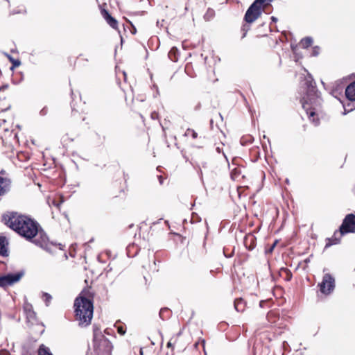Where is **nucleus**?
Here are the masks:
<instances>
[{
  "mask_svg": "<svg viewBox=\"0 0 355 355\" xmlns=\"http://www.w3.org/2000/svg\"><path fill=\"white\" fill-rule=\"evenodd\" d=\"M1 223L26 241L44 248L48 236L39 223L30 216L8 211L1 216Z\"/></svg>",
  "mask_w": 355,
  "mask_h": 355,
  "instance_id": "nucleus-1",
  "label": "nucleus"
},
{
  "mask_svg": "<svg viewBox=\"0 0 355 355\" xmlns=\"http://www.w3.org/2000/svg\"><path fill=\"white\" fill-rule=\"evenodd\" d=\"M306 94L301 98L300 103L309 119L315 125H318L320 123V119L315 107L313 106L318 100V89L315 83L313 80H306Z\"/></svg>",
  "mask_w": 355,
  "mask_h": 355,
  "instance_id": "nucleus-2",
  "label": "nucleus"
},
{
  "mask_svg": "<svg viewBox=\"0 0 355 355\" xmlns=\"http://www.w3.org/2000/svg\"><path fill=\"white\" fill-rule=\"evenodd\" d=\"M75 320L78 324L87 327L91 324L93 313V302L85 297H77L74 302Z\"/></svg>",
  "mask_w": 355,
  "mask_h": 355,
  "instance_id": "nucleus-3",
  "label": "nucleus"
},
{
  "mask_svg": "<svg viewBox=\"0 0 355 355\" xmlns=\"http://www.w3.org/2000/svg\"><path fill=\"white\" fill-rule=\"evenodd\" d=\"M94 355H112L113 346L101 332H94Z\"/></svg>",
  "mask_w": 355,
  "mask_h": 355,
  "instance_id": "nucleus-4",
  "label": "nucleus"
},
{
  "mask_svg": "<svg viewBox=\"0 0 355 355\" xmlns=\"http://www.w3.org/2000/svg\"><path fill=\"white\" fill-rule=\"evenodd\" d=\"M272 0H255L247 10L244 21L248 24L255 21L261 15L264 8Z\"/></svg>",
  "mask_w": 355,
  "mask_h": 355,
  "instance_id": "nucleus-5",
  "label": "nucleus"
},
{
  "mask_svg": "<svg viewBox=\"0 0 355 355\" xmlns=\"http://www.w3.org/2000/svg\"><path fill=\"white\" fill-rule=\"evenodd\" d=\"M336 286L335 278L329 273L323 275L322 282L318 284L321 293L324 295H330Z\"/></svg>",
  "mask_w": 355,
  "mask_h": 355,
  "instance_id": "nucleus-6",
  "label": "nucleus"
},
{
  "mask_svg": "<svg viewBox=\"0 0 355 355\" xmlns=\"http://www.w3.org/2000/svg\"><path fill=\"white\" fill-rule=\"evenodd\" d=\"M339 230L340 234L355 233V215L349 214L344 218Z\"/></svg>",
  "mask_w": 355,
  "mask_h": 355,
  "instance_id": "nucleus-7",
  "label": "nucleus"
},
{
  "mask_svg": "<svg viewBox=\"0 0 355 355\" xmlns=\"http://www.w3.org/2000/svg\"><path fill=\"white\" fill-rule=\"evenodd\" d=\"M105 3H103V5H100V10L101 14L103 19L106 21L107 24L112 27L114 30L119 29V23L118 21L113 17L109 12L104 8L105 6Z\"/></svg>",
  "mask_w": 355,
  "mask_h": 355,
  "instance_id": "nucleus-8",
  "label": "nucleus"
},
{
  "mask_svg": "<svg viewBox=\"0 0 355 355\" xmlns=\"http://www.w3.org/2000/svg\"><path fill=\"white\" fill-rule=\"evenodd\" d=\"M24 275V270H21L16 272H8L6 274L5 277L8 286H12L14 284L19 282Z\"/></svg>",
  "mask_w": 355,
  "mask_h": 355,
  "instance_id": "nucleus-9",
  "label": "nucleus"
},
{
  "mask_svg": "<svg viewBox=\"0 0 355 355\" xmlns=\"http://www.w3.org/2000/svg\"><path fill=\"white\" fill-rule=\"evenodd\" d=\"M11 183L10 178L0 176V196L8 193L10 191Z\"/></svg>",
  "mask_w": 355,
  "mask_h": 355,
  "instance_id": "nucleus-10",
  "label": "nucleus"
},
{
  "mask_svg": "<svg viewBox=\"0 0 355 355\" xmlns=\"http://www.w3.org/2000/svg\"><path fill=\"white\" fill-rule=\"evenodd\" d=\"M344 234H340V231L338 230L334 233V235L331 238L326 239V243L324 248H328L333 245H337L340 243L341 239Z\"/></svg>",
  "mask_w": 355,
  "mask_h": 355,
  "instance_id": "nucleus-11",
  "label": "nucleus"
},
{
  "mask_svg": "<svg viewBox=\"0 0 355 355\" xmlns=\"http://www.w3.org/2000/svg\"><path fill=\"white\" fill-rule=\"evenodd\" d=\"M9 241L8 239L3 236L0 235V256L7 257L9 256Z\"/></svg>",
  "mask_w": 355,
  "mask_h": 355,
  "instance_id": "nucleus-12",
  "label": "nucleus"
},
{
  "mask_svg": "<svg viewBox=\"0 0 355 355\" xmlns=\"http://www.w3.org/2000/svg\"><path fill=\"white\" fill-rule=\"evenodd\" d=\"M218 81V78L215 74L214 71H208L202 79L203 85L205 87H210L211 85Z\"/></svg>",
  "mask_w": 355,
  "mask_h": 355,
  "instance_id": "nucleus-13",
  "label": "nucleus"
},
{
  "mask_svg": "<svg viewBox=\"0 0 355 355\" xmlns=\"http://www.w3.org/2000/svg\"><path fill=\"white\" fill-rule=\"evenodd\" d=\"M245 248L248 250H252L256 246V237L253 234H247L243 241Z\"/></svg>",
  "mask_w": 355,
  "mask_h": 355,
  "instance_id": "nucleus-14",
  "label": "nucleus"
},
{
  "mask_svg": "<svg viewBox=\"0 0 355 355\" xmlns=\"http://www.w3.org/2000/svg\"><path fill=\"white\" fill-rule=\"evenodd\" d=\"M346 98L350 101H355V81L351 83L345 89Z\"/></svg>",
  "mask_w": 355,
  "mask_h": 355,
  "instance_id": "nucleus-15",
  "label": "nucleus"
},
{
  "mask_svg": "<svg viewBox=\"0 0 355 355\" xmlns=\"http://www.w3.org/2000/svg\"><path fill=\"white\" fill-rule=\"evenodd\" d=\"M230 176L233 180L236 181H239L241 178L243 179L245 178V175L242 174V168L239 166L232 169Z\"/></svg>",
  "mask_w": 355,
  "mask_h": 355,
  "instance_id": "nucleus-16",
  "label": "nucleus"
},
{
  "mask_svg": "<svg viewBox=\"0 0 355 355\" xmlns=\"http://www.w3.org/2000/svg\"><path fill=\"white\" fill-rule=\"evenodd\" d=\"M267 320L270 324H275L279 319V314L276 310H271L267 314Z\"/></svg>",
  "mask_w": 355,
  "mask_h": 355,
  "instance_id": "nucleus-17",
  "label": "nucleus"
},
{
  "mask_svg": "<svg viewBox=\"0 0 355 355\" xmlns=\"http://www.w3.org/2000/svg\"><path fill=\"white\" fill-rule=\"evenodd\" d=\"M234 308L238 312H243L246 307V302L243 298H237L234 300Z\"/></svg>",
  "mask_w": 355,
  "mask_h": 355,
  "instance_id": "nucleus-18",
  "label": "nucleus"
},
{
  "mask_svg": "<svg viewBox=\"0 0 355 355\" xmlns=\"http://www.w3.org/2000/svg\"><path fill=\"white\" fill-rule=\"evenodd\" d=\"M279 276L285 281H291L293 277L292 272L287 268H282L279 272Z\"/></svg>",
  "mask_w": 355,
  "mask_h": 355,
  "instance_id": "nucleus-19",
  "label": "nucleus"
},
{
  "mask_svg": "<svg viewBox=\"0 0 355 355\" xmlns=\"http://www.w3.org/2000/svg\"><path fill=\"white\" fill-rule=\"evenodd\" d=\"M65 199L64 196L62 195H60L55 198H53L51 200H49L48 202L49 205L52 204L54 207L60 209V205L64 203Z\"/></svg>",
  "mask_w": 355,
  "mask_h": 355,
  "instance_id": "nucleus-20",
  "label": "nucleus"
},
{
  "mask_svg": "<svg viewBox=\"0 0 355 355\" xmlns=\"http://www.w3.org/2000/svg\"><path fill=\"white\" fill-rule=\"evenodd\" d=\"M168 58L173 62H178L180 53L178 49L176 47H172L170 51L168 52Z\"/></svg>",
  "mask_w": 355,
  "mask_h": 355,
  "instance_id": "nucleus-21",
  "label": "nucleus"
},
{
  "mask_svg": "<svg viewBox=\"0 0 355 355\" xmlns=\"http://www.w3.org/2000/svg\"><path fill=\"white\" fill-rule=\"evenodd\" d=\"M37 354L38 355H53L50 349L44 345V344H41L37 349Z\"/></svg>",
  "mask_w": 355,
  "mask_h": 355,
  "instance_id": "nucleus-22",
  "label": "nucleus"
},
{
  "mask_svg": "<svg viewBox=\"0 0 355 355\" xmlns=\"http://www.w3.org/2000/svg\"><path fill=\"white\" fill-rule=\"evenodd\" d=\"M24 310L26 311V318L28 320L34 319L36 317V313L33 311L32 305L29 304L28 306L24 307Z\"/></svg>",
  "mask_w": 355,
  "mask_h": 355,
  "instance_id": "nucleus-23",
  "label": "nucleus"
},
{
  "mask_svg": "<svg viewBox=\"0 0 355 355\" xmlns=\"http://www.w3.org/2000/svg\"><path fill=\"white\" fill-rule=\"evenodd\" d=\"M312 44L313 40L311 37H304L300 41V45L304 49H306L311 46Z\"/></svg>",
  "mask_w": 355,
  "mask_h": 355,
  "instance_id": "nucleus-24",
  "label": "nucleus"
},
{
  "mask_svg": "<svg viewBox=\"0 0 355 355\" xmlns=\"http://www.w3.org/2000/svg\"><path fill=\"white\" fill-rule=\"evenodd\" d=\"M171 315V311L168 308H162L159 311V316L162 320L167 319Z\"/></svg>",
  "mask_w": 355,
  "mask_h": 355,
  "instance_id": "nucleus-25",
  "label": "nucleus"
},
{
  "mask_svg": "<svg viewBox=\"0 0 355 355\" xmlns=\"http://www.w3.org/2000/svg\"><path fill=\"white\" fill-rule=\"evenodd\" d=\"M42 298L44 300L45 305L46 306H49V304L52 300V296L48 293L42 292Z\"/></svg>",
  "mask_w": 355,
  "mask_h": 355,
  "instance_id": "nucleus-26",
  "label": "nucleus"
},
{
  "mask_svg": "<svg viewBox=\"0 0 355 355\" xmlns=\"http://www.w3.org/2000/svg\"><path fill=\"white\" fill-rule=\"evenodd\" d=\"M185 72L190 77H195L196 73L193 71V65L192 63L189 62L187 63L185 66Z\"/></svg>",
  "mask_w": 355,
  "mask_h": 355,
  "instance_id": "nucleus-27",
  "label": "nucleus"
},
{
  "mask_svg": "<svg viewBox=\"0 0 355 355\" xmlns=\"http://www.w3.org/2000/svg\"><path fill=\"white\" fill-rule=\"evenodd\" d=\"M215 16V11L212 8H208L204 15V18L207 21H209Z\"/></svg>",
  "mask_w": 355,
  "mask_h": 355,
  "instance_id": "nucleus-28",
  "label": "nucleus"
},
{
  "mask_svg": "<svg viewBox=\"0 0 355 355\" xmlns=\"http://www.w3.org/2000/svg\"><path fill=\"white\" fill-rule=\"evenodd\" d=\"M184 135L187 137H191L193 139L198 138V133L193 129L191 128L187 129Z\"/></svg>",
  "mask_w": 355,
  "mask_h": 355,
  "instance_id": "nucleus-29",
  "label": "nucleus"
},
{
  "mask_svg": "<svg viewBox=\"0 0 355 355\" xmlns=\"http://www.w3.org/2000/svg\"><path fill=\"white\" fill-rule=\"evenodd\" d=\"M9 60L12 63V66L10 67V69L13 70L14 68L18 67L21 64V61L18 59H15L10 55H8Z\"/></svg>",
  "mask_w": 355,
  "mask_h": 355,
  "instance_id": "nucleus-30",
  "label": "nucleus"
},
{
  "mask_svg": "<svg viewBox=\"0 0 355 355\" xmlns=\"http://www.w3.org/2000/svg\"><path fill=\"white\" fill-rule=\"evenodd\" d=\"M181 336V333L179 332L178 334H175L174 336H173L171 338H170V341L172 342V344L174 345L175 346L176 345H178L179 344V338H180V336Z\"/></svg>",
  "mask_w": 355,
  "mask_h": 355,
  "instance_id": "nucleus-31",
  "label": "nucleus"
},
{
  "mask_svg": "<svg viewBox=\"0 0 355 355\" xmlns=\"http://www.w3.org/2000/svg\"><path fill=\"white\" fill-rule=\"evenodd\" d=\"M8 286L5 275H0V287L5 288Z\"/></svg>",
  "mask_w": 355,
  "mask_h": 355,
  "instance_id": "nucleus-32",
  "label": "nucleus"
},
{
  "mask_svg": "<svg viewBox=\"0 0 355 355\" xmlns=\"http://www.w3.org/2000/svg\"><path fill=\"white\" fill-rule=\"evenodd\" d=\"M116 329H117V332L120 334V335H124L125 334V331H126V328L120 324L119 326H116Z\"/></svg>",
  "mask_w": 355,
  "mask_h": 355,
  "instance_id": "nucleus-33",
  "label": "nucleus"
},
{
  "mask_svg": "<svg viewBox=\"0 0 355 355\" xmlns=\"http://www.w3.org/2000/svg\"><path fill=\"white\" fill-rule=\"evenodd\" d=\"M248 188L247 186H239L237 187V192H238V195H239V197L241 198V196H242L243 194V192L245 189V188Z\"/></svg>",
  "mask_w": 355,
  "mask_h": 355,
  "instance_id": "nucleus-34",
  "label": "nucleus"
},
{
  "mask_svg": "<svg viewBox=\"0 0 355 355\" xmlns=\"http://www.w3.org/2000/svg\"><path fill=\"white\" fill-rule=\"evenodd\" d=\"M69 253L70 254L71 257H74L75 255H76V253H75V248H74V246L73 245H71L69 249Z\"/></svg>",
  "mask_w": 355,
  "mask_h": 355,
  "instance_id": "nucleus-35",
  "label": "nucleus"
},
{
  "mask_svg": "<svg viewBox=\"0 0 355 355\" xmlns=\"http://www.w3.org/2000/svg\"><path fill=\"white\" fill-rule=\"evenodd\" d=\"M47 112H48V109H47V107H43V108L40 110V114L41 116H45V115L47 114Z\"/></svg>",
  "mask_w": 355,
  "mask_h": 355,
  "instance_id": "nucleus-36",
  "label": "nucleus"
},
{
  "mask_svg": "<svg viewBox=\"0 0 355 355\" xmlns=\"http://www.w3.org/2000/svg\"><path fill=\"white\" fill-rule=\"evenodd\" d=\"M159 118V114L158 112H153L151 113V119H153V120H156V119H158Z\"/></svg>",
  "mask_w": 355,
  "mask_h": 355,
  "instance_id": "nucleus-37",
  "label": "nucleus"
},
{
  "mask_svg": "<svg viewBox=\"0 0 355 355\" xmlns=\"http://www.w3.org/2000/svg\"><path fill=\"white\" fill-rule=\"evenodd\" d=\"M0 355H11L9 351L7 349H1L0 350Z\"/></svg>",
  "mask_w": 355,
  "mask_h": 355,
  "instance_id": "nucleus-38",
  "label": "nucleus"
},
{
  "mask_svg": "<svg viewBox=\"0 0 355 355\" xmlns=\"http://www.w3.org/2000/svg\"><path fill=\"white\" fill-rule=\"evenodd\" d=\"M223 252L226 257H231L233 255L234 251H232L231 253L227 254L226 249H224Z\"/></svg>",
  "mask_w": 355,
  "mask_h": 355,
  "instance_id": "nucleus-39",
  "label": "nucleus"
},
{
  "mask_svg": "<svg viewBox=\"0 0 355 355\" xmlns=\"http://www.w3.org/2000/svg\"><path fill=\"white\" fill-rule=\"evenodd\" d=\"M130 25H131V26H132V29L130 30L131 33H132L133 35L136 34V33H137V29H136V28L135 27V26H134L131 22H130Z\"/></svg>",
  "mask_w": 355,
  "mask_h": 355,
  "instance_id": "nucleus-40",
  "label": "nucleus"
},
{
  "mask_svg": "<svg viewBox=\"0 0 355 355\" xmlns=\"http://www.w3.org/2000/svg\"><path fill=\"white\" fill-rule=\"evenodd\" d=\"M175 347V346L172 344V342H171L170 340L168 342V343H167V347L168 348H171L172 350H173Z\"/></svg>",
  "mask_w": 355,
  "mask_h": 355,
  "instance_id": "nucleus-41",
  "label": "nucleus"
},
{
  "mask_svg": "<svg viewBox=\"0 0 355 355\" xmlns=\"http://www.w3.org/2000/svg\"><path fill=\"white\" fill-rule=\"evenodd\" d=\"M8 84H4V85H1L0 87V92L3 91V90L8 89Z\"/></svg>",
  "mask_w": 355,
  "mask_h": 355,
  "instance_id": "nucleus-42",
  "label": "nucleus"
},
{
  "mask_svg": "<svg viewBox=\"0 0 355 355\" xmlns=\"http://www.w3.org/2000/svg\"><path fill=\"white\" fill-rule=\"evenodd\" d=\"M277 241H275V243L272 244V245L270 247V250H269V252H272V251L273 250L274 248L275 247L276 244H277Z\"/></svg>",
  "mask_w": 355,
  "mask_h": 355,
  "instance_id": "nucleus-43",
  "label": "nucleus"
},
{
  "mask_svg": "<svg viewBox=\"0 0 355 355\" xmlns=\"http://www.w3.org/2000/svg\"><path fill=\"white\" fill-rule=\"evenodd\" d=\"M58 246L60 250H63V247H64V245H62L61 243H59Z\"/></svg>",
  "mask_w": 355,
  "mask_h": 355,
  "instance_id": "nucleus-44",
  "label": "nucleus"
},
{
  "mask_svg": "<svg viewBox=\"0 0 355 355\" xmlns=\"http://www.w3.org/2000/svg\"><path fill=\"white\" fill-rule=\"evenodd\" d=\"M245 27H246V26H245V25H244V26H243V31H248V29H249V27H247V29H245Z\"/></svg>",
  "mask_w": 355,
  "mask_h": 355,
  "instance_id": "nucleus-45",
  "label": "nucleus"
},
{
  "mask_svg": "<svg viewBox=\"0 0 355 355\" xmlns=\"http://www.w3.org/2000/svg\"><path fill=\"white\" fill-rule=\"evenodd\" d=\"M64 257L67 259V252H64Z\"/></svg>",
  "mask_w": 355,
  "mask_h": 355,
  "instance_id": "nucleus-46",
  "label": "nucleus"
},
{
  "mask_svg": "<svg viewBox=\"0 0 355 355\" xmlns=\"http://www.w3.org/2000/svg\"><path fill=\"white\" fill-rule=\"evenodd\" d=\"M120 193H121L123 195H124V194H125V193H124V191H123V190H121V191H120Z\"/></svg>",
  "mask_w": 355,
  "mask_h": 355,
  "instance_id": "nucleus-47",
  "label": "nucleus"
},
{
  "mask_svg": "<svg viewBox=\"0 0 355 355\" xmlns=\"http://www.w3.org/2000/svg\"><path fill=\"white\" fill-rule=\"evenodd\" d=\"M63 215L64 216L65 218H67V214L65 212L63 213Z\"/></svg>",
  "mask_w": 355,
  "mask_h": 355,
  "instance_id": "nucleus-48",
  "label": "nucleus"
},
{
  "mask_svg": "<svg viewBox=\"0 0 355 355\" xmlns=\"http://www.w3.org/2000/svg\"><path fill=\"white\" fill-rule=\"evenodd\" d=\"M263 301L260 302V306H262V303H263Z\"/></svg>",
  "mask_w": 355,
  "mask_h": 355,
  "instance_id": "nucleus-49",
  "label": "nucleus"
},
{
  "mask_svg": "<svg viewBox=\"0 0 355 355\" xmlns=\"http://www.w3.org/2000/svg\"><path fill=\"white\" fill-rule=\"evenodd\" d=\"M245 34H246V31L243 33V37H245Z\"/></svg>",
  "mask_w": 355,
  "mask_h": 355,
  "instance_id": "nucleus-50",
  "label": "nucleus"
},
{
  "mask_svg": "<svg viewBox=\"0 0 355 355\" xmlns=\"http://www.w3.org/2000/svg\"><path fill=\"white\" fill-rule=\"evenodd\" d=\"M272 19H273V21H275V19L274 18V17H272Z\"/></svg>",
  "mask_w": 355,
  "mask_h": 355,
  "instance_id": "nucleus-51",
  "label": "nucleus"
},
{
  "mask_svg": "<svg viewBox=\"0 0 355 355\" xmlns=\"http://www.w3.org/2000/svg\"><path fill=\"white\" fill-rule=\"evenodd\" d=\"M272 19H273V21H275V19L274 18V17H272Z\"/></svg>",
  "mask_w": 355,
  "mask_h": 355,
  "instance_id": "nucleus-52",
  "label": "nucleus"
}]
</instances>
